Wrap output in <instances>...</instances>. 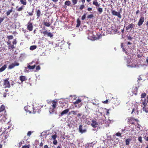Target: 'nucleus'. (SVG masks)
I'll return each instance as SVG.
<instances>
[{"mask_svg":"<svg viewBox=\"0 0 148 148\" xmlns=\"http://www.w3.org/2000/svg\"><path fill=\"white\" fill-rule=\"evenodd\" d=\"M41 107L40 106L36 104L32 107L33 113L34 114L36 112L39 113L41 111L40 108Z\"/></svg>","mask_w":148,"mask_h":148,"instance_id":"1","label":"nucleus"},{"mask_svg":"<svg viewBox=\"0 0 148 148\" xmlns=\"http://www.w3.org/2000/svg\"><path fill=\"white\" fill-rule=\"evenodd\" d=\"M51 103H52V105L51 106L52 107V108H50L49 110V112L51 114L53 113L54 112V109L56 108L57 103V102L55 101L54 100L52 101H51Z\"/></svg>","mask_w":148,"mask_h":148,"instance_id":"2","label":"nucleus"},{"mask_svg":"<svg viewBox=\"0 0 148 148\" xmlns=\"http://www.w3.org/2000/svg\"><path fill=\"white\" fill-rule=\"evenodd\" d=\"M74 104L75 105V107L80 108L82 105L81 100L78 99L74 102Z\"/></svg>","mask_w":148,"mask_h":148,"instance_id":"3","label":"nucleus"},{"mask_svg":"<svg viewBox=\"0 0 148 148\" xmlns=\"http://www.w3.org/2000/svg\"><path fill=\"white\" fill-rule=\"evenodd\" d=\"M112 14L114 16H117L119 18H121V16L119 12H117L115 10H111Z\"/></svg>","mask_w":148,"mask_h":148,"instance_id":"4","label":"nucleus"},{"mask_svg":"<svg viewBox=\"0 0 148 148\" xmlns=\"http://www.w3.org/2000/svg\"><path fill=\"white\" fill-rule=\"evenodd\" d=\"M127 122L129 124H134L135 121H137V119H135L132 117L128 118L127 119Z\"/></svg>","mask_w":148,"mask_h":148,"instance_id":"5","label":"nucleus"},{"mask_svg":"<svg viewBox=\"0 0 148 148\" xmlns=\"http://www.w3.org/2000/svg\"><path fill=\"white\" fill-rule=\"evenodd\" d=\"M33 27L32 23L30 21L27 23V29L29 31H31L33 30Z\"/></svg>","mask_w":148,"mask_h":148,"instance_id":"6","label":"nucleus"},{"mask_svg":"<svg viewBox=\"0 0 148 148\" xmlns=\"http://www.w3.org/2000/svg\"><path fill=\"white\" fill-rule=\"evenodd\" d=\"M25 110L27 112L29 113H33L32 107L29 106H26L24 107Z\"/></svg>","mask_w":148,"mask_h":148,"instance_id":"7","label":"nucleus"},{"mask_svg":"<svg viewBox=\"0 0 148 148\" xmlns=\"http://www.w3.org/2000/svg\"><path fill=\"white\" fill-rule=\"evenodd\" d=\"M3 85L5 86V88H9L10 87V85L8 80V79H7L4 80Z\"/></svg>","mask_w":148,"mask_h":148,"instance_id":"8","label":"nucleus"},{"mask_svg":"<svg viewBox=\"0 0 148 148\" xmlns=\"http://www.w3.org/2000/svg\"><path fill=\"white\" fill-rule=\"evenodd\" d=\"M19 65V64L18 63L15 62L14 63L10 64L8 66V68L10 69H11L14 68L15 66H18Z\"/></svg>","mask_w":148,"mask_h":148,"instance_id":"9","label":"nucleus"},{"mask_svg":"<svg viewBox=\"0 0 148 148\" xmlns=\"http://www.w3.org/2000/svg\"><path fill=\"white\" fill-rule=\"evenodd\" d=\"M147 99H141V101L142 102V103L143 104L141 105V107H143V106H147V104L148 103V97H147Z\"/></svg>","mask_w":148,"mask_h":148,"instance_id":"10","label":"nucleus"},{"mask_svg":"<svg viewBox=\"0 0 148 148\" xmlns=\"http://www.w3.org/2000/svg\"><path fill=\"white\" fill-rule=\"evenodd\" d=\"M144 17L143 16H141L138 23V26H140L144 22Z\"/></svg>","mask_w":148,"mask_h":148,"instance_id":"11","label":"nucleus"},{"mask_svg":"<svg viewBox=\"0 0 148 148\" xmlns=\"http://www.w3.org/2000/svg\"><path fill=\"white\" fill-rule=\"evenodd\" d=\"M135 25L134 24L132 23H131L126 27V29L128 30L130 29L131 30L132 29H134Z\"/></svg>","mask_w":148,"mask_h":148,"instance_id":"12","label":"nucleus"},{"mask_svg":"<svg viewBox=\"0 0 148 148\" xmlns=\"http://www.w3.org/2000/svg\"><path fill=\"white\" fill-rule=\"evenodd\" d=\"M36 12L37 16V19H38L41 15V12L39 9H36Z\"/></svg>","mask_w":148,"mask_h":148,"instance_id":"13","label":"nucleus"},{"mask_svg":"<svg viewBox=\"0 0 148 148\" xmlns=\"http://www.w3.org/2000/svg\"><path fill=\"white\" fill-rule=\"evenodd\" d=\"M42 33L45 36L47 35L48 37H49L50 38L52 37L53 36L52 33L51 32H48L47 31L43 32Z\"/></svg>","mask_w":148,"mask_h":148,"instance_id":"14","label":"nucleus"},{"mask_svg":"<svg viewBox=\"0 0 148 148\" xmlns=\"http://www.w3.org/2000/svg\"><path fill=\"white\" fill-rule=\"evenodd\" d=\"M92 122L91 125L93 127L95 128L97 126L98 123L95 120H92Z\"/></svg>","mask_w":148,"mask_h":148,"instance_id":"15","label":"nucleus"},{"mask_svg":"<svg viewBox=\"0 0 148 148\" xmlns=\"http://www.w3.org/2000/svg\"><path fill=\"white\" fill-rule=\"evenodd\" d=\"M79 131L81 133H83L86 132V130L85 129L82 130V125H80L79 126Z\"/></svg>","mask_w":148,"mask_h":148,"instance_id":"16","label":"nucleus"},{"mask_svg":"<svg viewBox=\"0 0 148 148\" xmlns=\"http://www.w3.org/2000/svg\"><path fill=\"white\" fill-rule=\"evenodd\" d=\"M19 79L21 82H23L27 80V79L25 76L21 75L19 77Z\"/></svg>","mask_w":148,"mask_h":148,"instance_id":"17","label":"nucleus"},{"mask_svg":"<svg viewBox=\"0 0 148 148\" xmlns=\"http://www.w3.org/2000/svg\"><path fill=\"white\" fill-rule=\"evenodd\" d=\"M69 111V109H66L63 110L60 114V116H62L65 114H66Z\"/></svg>","mask_w":148,"mask_h":148,"instance_id":"18","label":"nucleus"},{"mask_svg":"<svg viewBox=\"0 0 148 148\" xmlns=\"http://www.w3.org/2000/svg\"><path fill=\"white\" fill-rule=\"evenodd\" d=\"M12 9H13V7H12L11 9L10 10H8V11L6 12L5 13V14H6L7 16H8L10 14V13L13 11Z\"/></svg>","mask_w":148,"mask_h":148,"instance_id":"19","label":"nucleus"},{"mask_svg":"<svg viewBox=\"0 0 148 148\" xmlns=\"http://www.w3.org/2000/svg\"><path fill=\"white\" fill-rule=\"evenodd\" d=\"M93 4L95 5L96 6L99 7L100 4L99 3H98V2L97 1V0H94L92 3Z\"/></svg>","mask_w":148,"mask_h":148,"instance_id":"20","label":"nucleus"},{"mask_svg":"<svg viewBox=\"0 0 148 148\" xmlns=\"http://www.w3.org/2000/svg\"><path fill=\"white\" fill-rule=\"evenodd\" d=\"M7 68V65L6 64L2 66L1 68L0 69V72H1L3 71Z\"/></svg>","mask_w":148,"mask_h":148,"instance_id":"21","label":"nucleus"},{"mask_svg":"<svg viewBox=\"0 0 148 148\" xmlns=\"http://www.w3.org/2000/svg\"><path fill=\"white\" fill-rule=\"evenodd\" d=\"M143 110V111H145L146 113L148 112V108L147 107V106H143V107H142Z\"/></svg>","mask_w":148,"mask_h":148,"instance_id":"22","label":"nucleus"},{"mask_svg":"<svg viewBox=\"0 0 148 148\" xmlns=\"http://www.w3.org/2000/svg\"><path fill=\"white\" fill-rule=\"evenodd\" d=\"M5 107L3 105H2L0 107V112H1L5 110Z\"/></svg>","mask_w":148,"mask_h":148,"instance_id":"23","label":"nucleus"},{"mask_svg":"<svg viewBox=\"0 0 148 148\" xmlns=\"http://www.w3.org/2000/svg\"><path fill=\"white\" fill-rule=\"evenodd\" d=\"M20 2L22 4L24 5H26L27 4L26 0H20Z\"/></svg>","mask_w":148,"mask_h":148,"instance_id":"24","label":"nucleus"},{"mask_svg":"<svg viewBox=\"0 0 148 148\" xmlns=\"http://www.w3.org/2000/svg\"><path fill=\"white\" fill-rule=\"evenodd\" d=\"M77 24L76 25V27H78L80 26V25L81 24V21H80V20L78 18L77 19Z\"/></svg>","mask_w":148,"mask_h":148,"instance_id":"25","label":"nucleus"},{"mask_svg":"<svg viewBox=\"0 0 148 148\" xmlns=\"http://www.w3.org/2000/svg\"><path fill=\"white\" fill-rule=\"evenodd\" d=\"M35 67H36L35 65H34L32 66H31L30 65H29L27 66L28 68L29 69H32V70L34 69L35 68Z\"/></svg>","mask_w":148,"mask_h":148,"instance_id":"26","label":"nucleus"},{"mask_svg":"<svg viewBox=\"0 0 148 148\" xmlns=\"http://www.w3.org/2000/svg\"><path fill=\"white\" fill-rule=\"evenodd\" d=\"M131 139L130 138L127 139L125 140V144L126 145H129L130 142L131 141Z\"/></svg>","mask_w":148,"mask_h":148,"instance_id":"27","label":"nucleus"},{"mask_svg":"<svg viewBox=\"0 0 148 148\" xmlns=\"http://www.w3.org/2000/svg\"><path fill=\"white\" fill-rule=\"evenodd\" d=\"M132 90H133L134 92H133V94H135L136 95H137V89L136 88H133L132 89Z\"/></svg>","mask_w":148,"mask_h":148,"instance_id":"28","label":"nucleus"},{"mask_svg":"<svg viewBox=\"0 0 148 148\" xmlns=\"http://www.w3.org/2000/svg\"><path fill=\"white\" fill-rule=\"evenodd\" d=\"M97 9L99 13L100 14H101L103 11V8H98Z\"/></svg>","mask_w":148,"mask_h":148,"instance_id":"29","label":"nucleus"},{"mask_svg":"<svg viewBox=\"0 0 148 148\" xmlns=\"http://www.w3.org/2000/svg\"><path fill=\"white\" fill-rule=\"evenodd\" d=\"M64 4L65 5L69 6L71 4V1L69 0L66 1L65 2Z\"/></svg>","mask_w":148,"mask_h":148,"instance_id":"30","label":"nucleus"},{"mask_svg":"<svg viewBox=\"0 0 148 148\" xmlns=\"http://www.w3.org/2000/svg\"><path fill=\"white\" fill-rule=\"evenodd\" d=\"M37 47L36 45H32L30 46V49L31 50H34Z\"/></svg>","mask_w":148,"mask_h":148,"instance_id":"31","label":"nucleus"},{"mask_svg":"<svg viewBox=\"0 0 148 148\" xmlns=\"http://www.w3.org/2000/svg\"><path fill=\"white\" fill-rule=\"evenodd\" d=\"M78 112V111L77 110H76L75 111H71L70 113L72 114L73 115H76L77 114V112Z\"/></svg>","mask_w":148,"mask_h":148,"instance_id":"32","label":"nucleus"},{"mask_svg":"<svg viewBox=\"0 0 148 148\" xmlns=\"http://www.w3.org/2000/svg\"><path fill=\"white\" fill-rule=\"evenodd\" d=\"M24 7V5H21L19 8L17 9V11H21L22 10Z\"/></svg>","mask_w":148,"mask_h":148,"instance_id":"33","label":"nucleus"},{"mask_svg":"<svg viewBox=\"0 0 148 148\" xmlns=\"http://www.w3.org/2000/svg\"><path fill=\"white\" fill-rule=\"evenodd\" d=\"M146 96V94L145 93H143L141 94V98H144L145 99V97Z\"/></svg>","mask_w":148,"mask_h":148,"instance_id":"34","label":"nucleus"},{"mask_svg":"<svg viewBox=\"0 0 148 148\" xmlns=\"http://www.w3.org/2000/svg\"><path fill=\"white\" fill-rule=\"evenodd\" d=\"M51 137L52 138L53 140H55L56 139V138L57 137V135L56 134H55L54 135H52L51 136Z\"/></svg>","mask_w":148,"mask_h":148,"instance_id":"35","label":"nucleus"},{"mask_svg":"<svg viewBox=\"0 0 148 148\" xmlns=\"http://www.w3.org/2000/svg\"><path fill=\"white\" fill-rule=\"evenodd\" d=\"M93 17H94V16L93 14H90L88 15L87 17L88 18H90V19L91 18Z\"/></svg>","mask_w":148,"mask_h":148,"instance_id":"36","label":"nucleus"},{"mask_svg":"<svg viewBox=\"0 0 148 148\" xmlns=\"http://www.w3.org/2000/svg\"><path fill=\"white\" fill-rule=\"evenodd\" d=\"M122 134V133H121L120 132H117V133H115V135L117 136H119L121 137H122V136H121V135Z\"/></svg>","mask_w":148,"mask_h":148,"instance_id":"37","label":"nucleus"},{"mask_svg":"<svg viewBox=\"0 0 148 148\" xmlns=\"http://www.w3.org/2000/svg\"><path fill=\"white\" fill-rule=\"evenodd\" d=\"M44 24L45 26H46L47 27H49L50 26V24L49 23H48V22H45L44 23Z\"/></svg>","mask_w":148,"mask_h":148,"instance_id":"38","label":"nucleus"},{"mask_svg":"<svg viewBox=\"0 0 148 148\" xmlns=\"http://www.w3.org/2000/svg\"><path fill=\"white\" fill-rule=\"evenodd\" d=\"M86 13H84V14L83 15L81 19L82 20H83L85 19L86 18Z\"/></svg>","mask_w":148,"mask_h":148,"instance_id":"39","label":"nucleus"},{"mask_svg":"<svg viewBox=\"0 0 148 148\" xmlns=\"http://www.w3.org/2000/svg\"><path fill=\"white\" fill-rule=\"evenodd\" d=\"M85 8V6L84 4L81 5L79 7V9L80 10H82L83 9Z\"/></svg>","mask_w":148,"mask_h":148,"instance_id":"40","label":"nucleus"},{"mask_svg":"<svg viewBox=\"0 0 148 148\" xmlns=\"http://www.w3.org/2000/svg\"><path fill=\"white\" fill-rule=\"evenodd\" d=\"M11 41L9 40H8V41L7 42V45H9V46H8L9 49H10V45H11Z\"/></svg>","mask_w":148,"mask_h":148,"instance_id":"41","label":"nucleus"},{"mask_svg":"<svg viewBox=\"0 0 148 148\" xmlns=\"http://www.w3.org/2000/svg\"><path fill=\"white\" fill-rule=\"evenodd\" d=\"M73 5L76 4L77 2V0H71Z\"/></svg>","mask_w":148,"mask_h":148,"instance_id":"42","label":"nucleus"},{"mask_svg":"<svg viewBox=\"0 0 148 148\" xmlns=\"http://www.w3.org/2000/svg\"><path fill=\"white\" fill-rule=\"evenodd\" d=\"M7 38L9 40L12 39L13 38V36H12V35H10V36H8L7 37Z\"/></svg>","mask_w":148,"mask_h":148,"instance_id":"43","label":"nucleus"},{"mask_svg":"<svg viewBox=\"0 0 148 148\" xmlns=\"http://www.w3.org/2000/svg\"><path fill=\"white\" fill-rule=\"evenodd\" d=\"M34 13V11L33 10H32V11L31 12H28V14H29V16H32L33 15Z\"/></svg>","mask_w":148,"mask_h":148,"instance_id":"44","label":"nucleus"},{"mask_svg":"<svg viewBox=\"0 0 148 148\" xmlns=\"http://www.w3.org/2000/svg\"><path fill=\"white\" fill-rule=\"evenodd\" d=\"M53 144H54V145H57V144L58 143V142L56 139L55 140H53Z\"/></svg>","mask_w":148,"mask_h":148,"instance_id":"45","label":"nucleus"},{"mask_svg":"<svg viewBox=\"0 0 148 148\" xmlns=\"http://www.w3.org/2000/svg\"><path fill=\"white\" fill-rule=\"evenodd\" d=\"M138 140L140 142V143H142V138L141 136H140L138 138Z\"/></svg>","mask_w":148,"mask_h":148,"instance_id":"46","label":"nucleus"},{"mask_svg":"<svg viewBox=\"0 0 148 148\" xmlns=\"http://www.w3.org/2000/svg\"><path fill=\"white\" fill-rule=\"evenodd\" d=\"M30 145H26L22 146V148H28V147H30Z\"/></svg>","mask_w":148,"mask_h":148,"instance_id":"47","label":"nucleus"},{"mask_svg":"<svg viewBox=\"0 0 148 148\" xmlns=\"http://www.w3.org/2000/svg\"><path fill=\"white\" fill-rule=\"evenodd\" d=\"M40 69V66L39 65L37 66L36 68V71H38Z\"/></svg>","mask_w":148,"mask_h":148,"instance_id":"48","label":"nucleus"},{"mask_svg":"<svg viewBox=\"0 0 148 148\" xmlns=\"http://www.w3.org/2000/svg\"><path fill=\"white\" fill-rule=\"evenodd\" d=\"M17 41H16V39H14L13 42H12V43H13V45H16V43H17Z\"/></svg>","mask_w":148,"mask_h":148,"instance_id":"49","label":"nucleus"},{"mask_svg":"<svg viewBox=\"0 0 148 148\" xmlns=\"http://www.w3.org/2000/svg\"><path fill=\"white\" fill-rule=\"evenodd\" d=\"M108 100H106V101H102V103H103L104 104H107L108 102Z\"/></svg>","mask_w":148,"mask_h":148,"instance_id":"50","label":"nucleus"},{"mask_svg":"<svg viewBox=\"0 0 148 148\" xmlns=\"http://www.w3.org/2000/svg\"><path fill=\"white\" fill-rule=\"evenodd\" d=\"M127 38L128 40H131L132 39V38L130 36H127Z\"/></svg>","mask_w":148,"mask_h":148,"instance_id":"51","label":"nucleus"},{"mask_svg":"<svg viewBox=\"0 0 148 148\" xmlns=\"http://www.w3.org/2000/svg\"><path fill=\"white\" fill-rule=\"evenodd\" d=\"M4 19V17L3 18L0 17V24L3 21Z\"/></svg>","mask_w":148,"mask_h":148,"instance_id":"52","label":"nucleus"},{"mask_svg":"<svg viewBox=\"0 0 148 148\" xmlns=\"http://www.w3.org/2000/svg\"><path fill=\"white\" fill-rule=\"evenodd\" d=\"M31 134H32L31 132L30 131H29L27 133V136H29Z\"/></svg>","mask_w":148,"mask_h":148,"instance_id":"53","label":"nucleus"},{"mask_svg":"<svg viewBox=\"0 0 148 148\" xmlns=\"http://www.w3.org/2000/svg\"><path fill=\"white\" fill-rule=\"evenodd\" d=\"M144 138L145 140L148 141V136L146 137V136H145L144 137Z\"/></svg>","mask_w":148,"mask_h":148,"instance_id":"54","label":"nucleus"},{"mask_svg":"<svg viewBox=\"0 0 148 148\" xmlns=\"http://www.w3.org/2000/svg\"><path fill=\"white\" fill-rule=\"evenodd\" d=\"M10 48L13 49L15 48V47L14 46V45H10Z\"/></svg>","mask_w":148,"mask_h":148,"instance_id":"55","label":"nucleus"},{"mask_svg":"<svg viewBox=\"0 0 148 148\" xmlns=\"http://www.w3.org/2000/svg\"><path fill=\"white\" fill-rule=\"evenodd\" d=\"M92 10V8H88L87 9V10L88 11H90Z\"/></svg>","mask_w":148,"mask_h":148,"instance_id":"56","label":"nucleus"},{"mask_svg":"<svg viewBox=\"0 0 148 148\" xmlns=\"http://www.w3.org/2000/svg\"><path fill=\"white\" fill-rule=\"evenodd\" d=\"M51 1H52L53 2H54V3H56L58 1V0H51Z\"/></svg>","mask_w":148,"mask_h":148,"instance_id":"57","label":"nucleus"},{"mask_svg":"<svg viewBox=\"0 0 148 148\" xmlns=\"http://www.w3.org/2000/svg\"><path fill=\"white\" fill-rule=\"evenodd\" d=\"M43 143L42 142H41L40 143V147H41V146H43Z\"/></svg>","mask_w":148,"mask_h":148,"instance_id":"58","label":"nucleus"},{"mask_svg":"<svg viewBox=\"0 0 148 148\" xmlns=\"http://www.w3.org/2000/svg\"><path fill=\"white\" fill-rule=\"evenodd\" d=\"M81 1L83 4H84L85 3V0H81Z\"/></svg>","mask_w":148,"mask_h":148,"instance_id":"59","label":"nucleus"},{"mask_svg":"<svg viewBox=\"0 0 148 148\" xmlns=\"http://www.w3.org/2000/svg\"><path fill=\"white\" fill-rule=\"evenodd\" d=\"M22 144V142H21L19 143V146H21V145Z\"/></svg>","mask_w":148,"mask_h":148,"instance_id":"60","label":"nucleus"},{"mask_svg":"<svg viewBox=\"0 0 148 148\" xmlns=\"http://www.w3.org/2000/svg\"><path fill=\"white\" fill-rule=\"evenodd\" d=\"M44 148H49L47 145H45L44 146Z\"/></svg>","mask_w":148,"mask_h":148,"instance_id":"61","label":"nucleus"},{"mask_svg":"<svg viewBox=\"0 0 148 148\" xmlns=\"http://www.w3.org/2000/svg\"><path fill=\"white\" fill-rule=\"evenodd\" d=\"M82 115V114L81 113L78 114H77V116L78 117H79L80 116H81Z\"/></svg>","mask_w":148,"mask_h":148,"instance_id":"62","label":"nucleus"},{"mask_svg":"<svg viewBox=\"0 0 148 148\" xmlns=\"http://www.w3.org/2000/svg\"><path fill=\"white\" fill-rule=\"evenodd\" d=\"M135 111V109L134 108H133V109H132V113H131V114H132L133 113V112Z\"/></svg>","mask_w":148,"mask_h":148,"instance_id":"63","label":"nucleus"},{"mask_svg":"<svg viewBox=\"0 0 148 148\" xmlns=\"http://www.w3.org/2000/svg\"><path fill=\"white\" fill-rule=\"evenodd\" d=\"M139 12L140 11H139V10H138L136 11V15H137V14L139 13Z\"/></svg>","mask_w":148,"mask_h":148,"instance_id":"64","label":"nucleus"}]
</instances>
